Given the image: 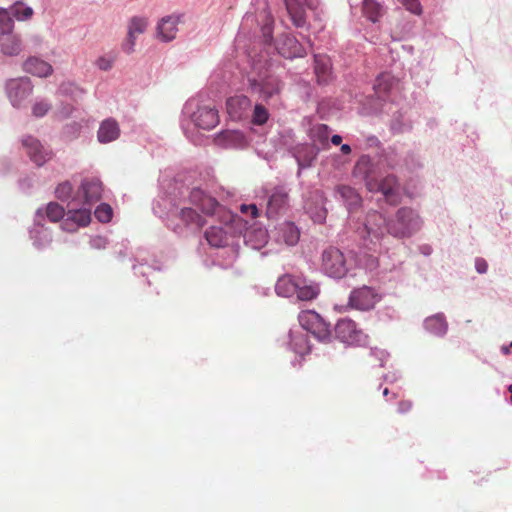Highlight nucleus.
Segmentation results:
<instances>
[{"label":"nucleus","mask_w":512,"mask_h":512,"mask_svg":"<svg viewBox=\"0 0 512 512\" xmlns=\"http://www.w3.org/2000/svg\"><path fill=\"white\" fill-rule=\"evenodd\" d=\"M21 143L30 160L39 167L44 165L52 156L51 150L44 147L42 143L33 136L29 135L23 137Z\"/></svg>","instance_id":"21"},{"label":"nucleus","mask_w":512,"mask_h":512,"mask_svg":"<svg viewBox=\"0 0 512 512\" xmlns=\"http://www.w3.org/2000/svg\"><path fill=\"white\" fill-rule=\"evenodd\" d=\"M51 109V104L46 100H40L34 103L32 107V114L37 117L45 116Z\"/></svg>","instance_id":"51"},{"label":"nucleus","mask_w":512,"mask_h":512,"mask_svg":"<svg viewBox=\"0 0 512 512\" xmlns=\"http://www.w3.org/2000/svg\"><path fill=\"white\" fill-rule=\"evenodd\" d=\"M89 243L94 249H104L107 245V239L103 236H95L90 239Z\"/></svg>","instance_id":"58"},{"label":"nucleus","mask_w":512,"mask_h":512,"mask_svg":"<svg viewBox=\"0 0 512 512\" xmlns=\"http://www.w3.org/2000/svg\"><path fill=\"white\" fill-rule=\"evenodd\" d=\"M180 20L181 15L163 17L157 24V37L163 42H170L175 39Z\"/></svg>","instance_id":"28"},{"label":"nucleus","mask_w":512,"mask_h":512,"mask_svg":"<svg viewBox=\"0 0 512 512\" xmlns=\"http://www.w3.org/2000/svg\"><path fill=\"white\" fill-rule=\"evenodd\" d=\"M14 29V20L8 8H0V33L11 34Z\"/></svg>","instance_id":"45"},{"label":"nucleus","mask_w":512,"mask_h":512,"mask_svg":"<svg viewBox=\"0 0 512 512\" xmlns=\"http://www.w3.org/2000/svg\"><path fill=\"white\" fill-rule=\"evenodd\" d=\"M274 47L277 53L286 59L303 57L306 54L305 48L296 37L287 33H283L277 37L274 42Z\"/></svg>","instance_id":"19"},{"label":"nucleus","mask_w":512,"mask_h":512,"mask_svg":"<svg viewBox=\"0 0 512 512\" xmlns=\"http://www.w3.org/2000/svg\"><path fill=\"white\" fill-rule=\"evenodd\" d=\"M352 175L364 182L367 190L375 189V181L378 178V164L369 155H362L356 161Z\"/></svg>","instance_id":"16"},{"label":"nucleus","mask_w":512,"mask_h":512,"mask_svg":"<svg viewBox=\"0 0 512 512\" xmlns=\"http://www.w3.org/2000/svg\"><path fill=\"white\" fill-rule=\"evenodd\" d=\"M395 84L394 77L388 73H382L376 78L373 85L374 94L379 100L386 103Z\"/></svg>","instance_id":"33"},{"label":"nucleus","mask_w":512,"mask_h":512,"mask_svg":"<svg viewBox=\"0 0 512 512\" xmlns=\"http://www.w3.org/2000/svg\"><path fill=\"white\" fill-rule=\"evenodd\" d=\"M220 122L219 110L214 101L204 93L189 98L183 105L179 125L185 137L193 144H200L199 130L210 131Z\"/></svg>","instance_id":"3"},{"label":"nucleus","mask_w":512,"mask_h":512,"mask_svg":"<svg viewBox=\"0 0 512 512\" xmlns=\"http://www.w3.org/2000/svg\"><path fill=\"white\" fill-rule=\"evenodd\" d=\"M6 94L15 108H21L24 101L31 95L33 84L28 77L10 79L5 84Z\"/></svg>","instance_id":"14"},{"label":"nucleus","mask_w":512,"mask_h":512,"mask_svg":"<svg viewBox=\"0 0 512 512\" xmlns=\"http://www.w3.org/2000/svg\"><path fill=\"white\" fill-rule=\"evenodd\" d=\"M240 211L243 214H249L251 219L258 217L259 210L255 204H241Z\"/></svg>","instance_id":"56"},{"label":"nucleus","mask_w":512,"mask_h":512,"mask_svg":"<svg viewBox=\"0 0 512 512\" xmlns=\"http://www.w3.org/2000/svg\"><path fill=\"white\" fill-rule=\"evenodd\" d=\"M72 191H73V188H72L71 183L69 181H65V182L60 183L56 187L55 195L61 201H68V200L71 201V199L73 198V197H71Z\"/></svg>","instance_id":"50"},{"label":"nucleus","mask_w":512,"mask_h":512,"mask_svg":"<svg viewBox=\"0 0 512 512\" xmlns=\"http://www.w3.org/2000/svg\"><path fill=\"white\" fill-rule=\"evenodd\" d=\"M272 237L279 244L295 246L300 239V230L293 222L284 221L275 227Z\"/></svg>","instance_id":"24"},{"label":"nucleus","mask_w":512,"mask_h":512,"mask_svg":"<svg viewBox=\"0 0 512 512\" xmlns=\"http://www.w3.org/2000/svg\"><path fill=\"white\" fill-rule=\"evenodd\" d=\"M136 36L134 34H128L127 38L122 44V49L125 53L131 54L135 50Z\"/></svg>","instance_id":"55"},{"label":"nucleus","mask_w":512,"mask_h":512,"mask_svg":"<svg viewBox=\"0 0 512 512\" xmlns=\"http://www.w3.org/2000/svg\"><path fill=\"white\" fill-rule=\"evenodd\" d=\"M133 261L132 270L134 274L138 277L145 278L147 284H150L148 277L151 273L161 270L158 261L150 256L144 249L137 250L136 254L133 256Z\"/></svg>","instance_id":"20"},{"label":"nucleus","mask_w":512,"mask_h":512,"mask_svg":"<svg viewBox=\"0 0 512 512\" xmlns=\"http://www.w3.org/2000/svg\"><path fill=\"white\" fill-rule=\"evenodd\" d=\"M250 105V99L244 95L230 97L226 102L228 114L235 120L241 119Z\"/></svg>","instance_id":"34"},{"label":"nucleus","mask_w":512,"mask_h":512,"mask_svg":"<svg viewBox=\"0 0 512 512\" xmlns=\"http://www.w3.org/2000/svg\"><path fill=\"white\" fill-rule=\"evenodd\" d=\"M68 214L75 220L79 227L88 225L91 221V206L84 205L80 201H71L67 204Z\"/></svg>","instance_id":"30"},{"label":"nucleus","mask_w":512,"mask_h":512,"mask_svg":"<svg viewBox=\"0 0 512 512\" xmlns=\"http://www.w3.org/2000/svg\"><path fill=\"white\" fill-rule=\"evenodd\" d=\"M62 220L63 221L61 222V228L64 231L75 232L79 228V225L75 222L73 218H71V216L68 213L66 214V218H63Z\"/></svg>","instance_id":"54"},{"label":"nucleus","mask_w":512,"mask_h":512,"mask_svg":"<svg viewBox=\"0 0 512 512\" xmlns=\"http://www.w3.org/2000/svg\"><path fill=\"white\" fill-rule=\"evenodd\" d=\"M400 377H401V374H400V372H398V371L389 372V373H387V374H385V375L383 376L384 381H386V382H388V383H394V382H396Z\"/></svg>","instance_id":"60"},{"label":"nucleus","mask_w":512,"mask_h":512,"mask_svg":"<svg viewBox=\"0 0 512 512\" xmlns=\"http://www.w3.org/2000/svg\"><path fill=\"white\" fill-rule=\"evenodd\" d=\"M297 276L284 275L279 277L276 285L275 292L282 297H292L297 291Z\"/></svg>","instance_id":"36"},{"label":"nucleus","mask_w":512,"mask_h":512,"mask_svg":"<svg viewBox=\"0 0 512 512\" xmlns=\"http://www.w3.org/2000/svg\"><path fill=\"white\" fill-rule=\"evenodd\" d=\"M42 209L44 217L46 216L47 219L51 222H58L65 216L64 208L57 202H50L47 204L45 209Z\"/></svg>","instance_id":"44"},{"label":"nucleus","mask_w":512,"mask_h":512,"mask_svg":"<svg viewBox=\"0 0 512 512\" xmlns=\"http://www.w3.org/2000/svg\"><path fill=\"white\" fill-rule=\"evenodd\" d=\"M330 128L326 124H318L314 126L310 131V137L312 141L319 144L323 148L329 145Z\"/></svg>","instance_id":"40"},{"label":"nucleus","mask_w":512,"mask_h":512,"mask_svg":"<svg viewBox=\"0 0 512 512\" xmlns=\"http://www.w3.org/2000/svg\"><path fill=\"white\" fill-rule=\"evenodd\" d=\"M312 218L315 222L321 223L326 218V211L324 209H320L319 211L312 215Z\"/></svg>","instance_id":"62"},{"label":"nucleus","mask_w":512,"mask_h":512,"mask_svg":"<svg viewBox=\"0 0 512 512\" xmlns=\"http://www.w3.org/2000/svg\"><path fill=\"white\" fill-rule=\"evenodd\" d=\"M320 269L326 276L337 280L344 278L349 271L343 252L336 247L322 252Z\"/></svg>","instance_id":"8"},{"label":"nucleus","mask_w":512,"mask_h":512,"mask_svg":"<svg viewBox=\"0 0 512 512\" xmlns=\"http://www.w3.org/2000/svg\"><path fill=\"white\" fill-rule=\"evenodd\" d=\"M120 136V127L113 118H107L100 123L97 131V139L102 144L115 141Z\"/></svg>","instance_id":"31"},{"label":"nucleus","mask_w":512,"mask_h":512,"mask_svg":"<svg viewBox=\"0 0 512 512\" xmlns=\"http://www.w3.org/2000/svg\"><path fill=\"white\" fill-rule=\"evenodd\" d=\"M314 74L320 86H326L333 81L332 63L327 55H314Z\"/></svg>","instance_id":"26"},{"label":"nucleus","mask_w":512,"mask_h":512,"mask_svg":"<svg viewBox=\"0 0 512 512\" xmlns=\"http://www.w3.org/2000/svg\"><path fill=\"white\" fill-rule=\"evenodd\" d=\"M217 146L225 149H242L248 145L243 132L239 130H223L214 137Z\"/></svg>","instance_id":"23"},{"label":"nucleus","mask_w":512,"mask_h":512,"mask_svg":"<svg viewBox=\"0 0 512 512\" xmlns=\"http://www.w3.org/2000/svg\"><path fill=\"white\" fill-rule=\"evenodd\" d=\"M422 226L418 212L410 207H401L395 214L386 218L378 211H369L363 222L355 228V235L360 245L376 252L382 246L386 234L397 239L410 238Z\"/></svg>","instance_id":"1"},{"label":"nucleus","mask_w":512,"mask_h":512,"mask_svg":"<svg viewBox=\"0 0 512 512\" xmlns=\"http://www.w3.org/2000/svg\"><path fill=\"white\" fill-rule=\"evenodd\" d=\"M148 26V21L145 17L134 16L130 19L127 27L128 34H142Z\"/></svg>","instance_id":"46"},{"label":"nucleus","mask_w":512,"mask_h":512,"mask_svg":"<svg viewBox=\"0 0 512 512\" xmlns=\"http://www.w3.org/2000/svg\"><path fill=\"white\" fill-rule=\"evenodd\" d=\"M24 70L37 77H47L52 74L53 68L52 66L37 57L28 58L23 65Z\"/></svg>","instance_id":"35"},{"label":"nucleus","mask_w":512,"mask_h":512,"mask_svg":"<svg viewBox=\"0 0 512 512\" xmlns=\"http://www.w3.org/2000/svg\"><path fill=\"white\" fill-rule=\"evenodd\" d=\"M362 11L364 16L375 23L384 13V6L377 0H362Z\"/></svg>","instance_id":"38"},{"label":"nucleus","mask_w":512,"mask_h":512,"mask_svg":"<svg viewBox=\"0 0 512 512\" xmlns=\"http://www.w3.org/2000/svg\"><path fill=\"white\" fill-rule=\"evenodd\" d=\"M251 92L258 96L261 101L274 106L279 102L283 83L278 76L267 75L259 79L249 78Z\"/></svg>","instance_id":"6"},{"label":"nucleus","mask_w":512,"mask_h":512,"mask_svg":"<svg viewBox=\"0 0 512 512\" xmlns=\"http://www.w3.org/2000/svg\"><path fill=\"white\" fill-rule=\"evenodd\" d=\"M293 25L303 28L307 25L306 9L316 11L320 6L319 0H283Z\"/></svg>","instance_id":"17"},{"label":"nucleus","mask_w":512,"mask_h":512,"mask_svg":"<svg viewBox=\"0 0 512 512\" xmlns=\"http://www.w3.org/2000/svg\"><path fill=\"white\" fill-rule=\"evenodd\" d=\"M300 328L310 333L319 342H329L332 336L330 324L313 310L302 311L298 315Z\"/></svg>","instance_id":"7"},{"label":"nucleus","mask_w":512,"mask_h":512,"mask_svg":"<svg viewBox=\"0 0 512 512\" xmlns=\"http://www.w3.org/2000/svg\"><path fill=\"white\" fill-rule=\"evenodd\" d=\"M43 209L38 208L35 213L34 225L30 229V238L37 249L48 246L52 241V234L49 228L45 227Z\"/></svg>","instance_id":"22"},{"label":"nucleus","mask_w":512,"mask_h":512,"mask_svg":"<svg viewBox=\"0 0 512 512\" xmlns=\"http://www.w3.org/2000/svg\"><path fill=\"white\" fill-rule=\"evenodd\" d=\"M407 11L414 15L422 14V5L419 0H397Z\"/></svg>","instance_id":"52"},{"label":"nucleus","mask_w":512,"mask_h":512,"mask_svg":"<svg viewBox=\"0 0 512 512\" xmlns=\"http://www.w3.org/2000/svg\"><path fill=\"white\" fill-rule=\"evenodd\" d=\"M179 195L182 199L174 221H181L182 224H178L182 228L198 229L205 224L203 217L195 209L185 206L186 202L197 207L204 215L216 217L220 223H231L234 218V215L211 194L208 190V184H205V187L199 185L179 190Z\"/></svg>","instance_id":"2"},{"label":"nucleus","mask_w":512,"mask_h":512,"mask_svg":"<svg viewBox=\"0 0 512 512\" xmlns=\"http://www.w3.org/2000/svg\"><path fill=\"white\" fill-rule=\"evenodd\" d=\"M379 164L391 169L401 170L406 167L408 170H415L422 167L421 162L413 153H408L404 158L398 153L395 147L384 148L379 156Z\"/></svg>","instance_id":"9"},{"label":"nucleus","mask_w":512,"mask_h":512,"mask_svg":"<svg viewBox=\"0 0 512 512\" xmlns=\"http://www.w3.org/2000/svg\"><path fill=\"white\" fill-rule=\"evenodd\" d=\"M375 189L368 190L372 193H381L387 203L396 205L401 200V184L394 174H388L382 179L375 181Z\"/></svg>","instance_id":"18"},{"label":"nucleus","mask_w":512,"mask_h":512,"mask_svg":"<svg viewBox=\"0 0 512 512\" xmlns=\"http://www.w3.org/2000/svg\"><path fill=\"white\" fill-rule=\"evenodd\" d=\"M412 408V402L411 401H401L398 405V412L403 414V413H406L408 411H410V409Z\"/></svg>","instance_id":"61"},{"label":"nucleus","mask_w":512,"mask_h":512,"mask_svg":"<svg viewBox=\"0 0 512 512\" xmlns=\"http://www.w3.org/2000/svg\"><path fill=\"white\" fill-rule=\"evenodd\" d=\"M475 270L479 274H485L488 271V263L487 261L482 257H477L475 259Z\"/></svg>","instance_id":"59"},{"label":"nucleus","mask_w":512,"mask_h":512,"mask_svg":"<svg viewBox=\"0 0 512 512\" xmlns=\"http://www.w3.org/2000/svg\"><path fill=\"white\" fill-rule=\"evenodd\" d=\"M103 194V184L97 177H85L73 196L74 201H80L87 206H93L99 202Z\"/></svg>","instance_id":"13"},{"label":"nucleus","mask_w":512,"mask_h":512,"mask_svg":"<svg viewBox=\"0 0 512 512\" xmlns=\"http://www.w3.org/2000/svg\"><path fill=\"white\" fill-rule=\"evenodd\" d=\"M336 337L344 344L351 346H361L366 344L367 335L358 329L357 324L349 319H339L335 325Z\"/></svg>","instance_id":"12"},{"label":"nucleus","mask_w":512,"mask_h":512,"mask_svg":"<svg viewBox=\"0 0 512 512\" xmlns=\"http://www.w3.org/2000/svg\"><path fill=\"white\" fill-rule=\"evenodd\" d=\"M382 295L373 287L363 285L351 290L348 297V306L363 312L374 309L380 302Z\"/></svg>","instance_id":"11"},{"label":"nucleus","mask_w":512,"mask_h":512,"mask_svg":"<svg viewBox=\"0 0 512 512\" xmlns=\"http://www.w3.org/2000/svg\"><path fill=\"white\" fill-rule=\"evenodd\" d=\"M333 197L348 213V225L355 232V228L363 221H355L354 216L361 210L363 199L360 193L352 186L337 184L333 189Z\"/></svg>","instance_id":"5"},{"label":"nucleus","mask_w":512,"mask_h":512,"mask_svg":"<svg viewBox=\"0 0 512 512\" xmlns=\"http://www.w3.org/2000/svg\"><path fill=\"white\" fill-rule=\"evenodd\" d=\"M318 151L319 149H316L314 146L307 143L299 144L294 147L292 153L298 165V176L301 175V171L303 169L312 165L317 157Z\"/></svg>","instance_id":"27"},{"label":"nucleus","mask_w":512,"mask_h":512,"mask_svg":"<svg viewBox=\"0 0 512 512\" xmlns=\"http://www.w3.org/2000/svg\"><path fill=\"white\" fill-rule=\"evenodd\" d=\"M59 92L65 96L71 97L74 101L83 99L86 91L73 82H64L59 87Z\"/></svg>","instance_id":"43"},{"label":"nucleus","mask_w":512,"mask_h":512,"mask_svg":"<svg viewBox=\"0 0 512 512\" xmlns=\"http://www.w3.org/2000/svg\"><path fill=\"white\" fill-rule=\"evenodd\" d=\"M370 355L379 361V366L383 367L389 357V353L386 350L372 348Z\"/></svg>","instance_id":"53"},{"label":"nucleus","mask_w":512,"mask_h":512,"mask_svg":"<svg viewBox=\"0 0 512 512\" xmlns=\"http://www.w3.org/2000/svg\"><path fill=\"white\" fill-rule=\"evenodd\" d=\"M290 189L285 184L275 186L268 195L266 215L270 219L284 214L289 208Z\"/></svg>","instance_id":"15"},{"label":"nucleus","mask_w":512,"mask_h":512,"mask_svg":"<svg viewBox=\"0 0 512 512\" xmlns=\"http://www.w3.org/2000/svg\"><path fill=\"white\" fill-rule=\"evenodd\" d=\"M296 283L297 291L295 292V295L297 299L302 301H310L319 295L320 288L316 282L303 276H297Z\"/></svg>","instance_id":"32"},{"label":"nucleus","mask_w":512,"mask_h":512,"mask_svg":"<svg viewBox=\"0 0 512 512\" xmlns=\"http://www.w3.org/2000/svg\"><path fill=\"white\" fill-rule=\"evenodd\" d=\"M265 22L261 26V33L263 37V42L265 45L270 46L273 43V25L274 20L270 13L265 14Z\"/></svg>","instance_id":"47"},{"label":"nucleus","mask_w":512,"mask_h":512,"mask_svg":"<svg viewBox=\"0 0 512 512\" xmlns=\"http://www.w3.org/2000/svg\"><path fill=\"white\" fill-rule=\"evenodd\" d=\"M224 226H211L205 232V238L211 247L222 248L228 254L229 262H233L238 256L237 246L233 243V237L226 230L229 223Z\"/></svg>","instance_id":"10"},{"label":"nucleus","mask_w":512,"mask_h":512,"mask_svg":"<svg viewBox=\"0 0 512 512\" xmlns=\"http://www.w3.org/2000/svg\"><path fill=\"white\" fill-rule=\"evenodd\" d=\"M179 190H185V188L183 186L178 187V183L175 181L173 190L159 196L154 201L152 207L154 214L161 219H165L167 227L177 234L182 233V227L178 223H174V217L182 199L179 195Z\"/></svg>","instance_id":"4"},{"label":"nucleus","mask_w":512,"mask_h":512,"mask_svg":"<svg viewBox=\"0 0 512 512\" xmlns=\"http://www.w3.org/2000/svg\"><path fill=\"white\" fill-rule=\"evenodd\" d=\"M393 134H401L411 130V122L404 119V115L400 111H396L389 124Z\"/></svg>","instance_id":"41"},{"label":"nucleus","mask_w":512,"mask_h":512,"mask_svg":"<svg viewBox=\"0 0 512 512\" xmlns=\"http://www.w3.org/2000/svg\"><path fill=\"white\" fill-rule=\"evenodd\" d=\"M113 60L105 56H101L96 60V66L102 71H108L112 68Z\"/></svg>","instance_id":"57"},{"label":"nucleus","mask_w":512,"mask_h":512,"mask_svg":"<svg viewBox=\"0 0 512 512\" xmlns=\"http://www.w3.org/2000/svg\"><path fill=\"white\" fill-rule=\"evenodd\" d=\"M94 215L99 222L108 223L111 221L113 216L112 207L107 203H100L96 207Z\"/></svg>","instance_id":"49"},{"label":"nucleus","mask_w":512,"mask_h":512,"mask_svg":"<svg viewBox=\"0 0 512 512\" xmlns=\"http://www.w3.org/2000/svg\"><path fill=\"white\" fill-rule=\"evenodd\" d=\"M5 35L6 37L0 40L1 51L7 56L18 55L22 50L20 38L12 33Z\"/></svg>","instance_id":"39"},{"label":"nucleus","mask_w":512,"mask_h":512,"mask_svg":"<svg viewBox=\"0 0 512 512\" xmlns=\"http://www.w3.org/2000/svg\"><path fill=\"white\" fill-rule=\"evenodd\" d=\"M269 119V112L262 104H256L251 117V122L254 125L261 126Z\"/></svg>","instance_id":"48"},{"label":"nucleus","mask_w":512,"mask_h":512,"mask_svg":"<svg viewBox=\"0 0 512 512\" xmlns=\"http://www.w3.org/2000/svg\"><path fill=\"white\" fill-rule=\"evenodd\" d=\"M19 186L23 191H28L32 187V182L30 178H24L19 181Z\"/></svg>","instance_id":"64"},{"label":"nucleus","mask_w":512,"mask_h":512,"mask_svg":"<svg viewBox=\"0 0 512 512\" xmlns=\"http://www.w3.org/2000/svg\"><path fill=\"white\" fill-rule=\"evenodd\" d=\"M423 326L426 332L439 338L444 337L448 332V322L442 312L426 317Z\"/></svg>","instance_id":"29"},{"label":"nucleus","mask_w":512,"mask_h":512,"mask_svg":"<svg viewBox=\"0 0 512 512\" xmlns=\"http://www.w3.org/2000/svg\"><path fill=\"white\" fill-rule=\"evenodd\" d=\"M366 142H367V145L370 147H380L381 146L380 140L374 135L368 136L366 139Z\"/></svg>","instance_id":"63"},{"label":"nucleus","mask_w":512,"mask_h":512,"mask_svg":"<svg viewBox=\"0 0 512 512\" xmlns=\"http://www.w3.org/2000/svg\"><path fill=\"white\" fill-rule=\"evenodd\" d=\"M287 347L297 355L303 356L308 354L311 350V346L307 333L298 326L290 328L288 332Z\"/></svg>","instance_id":"25"},{"label":"nucleus","mask_w":512,"mask_h":512,"mask_svg":"<svg viewBox=\"0 0 512 512\" xmlns=\"http://www.w3.org/2000/svg\"><path fill=\"white\" fill-rule=\"evenodd\" d=\"M268 234L266 230L263 229H255L245 233L244 241L246 246L260 250L267 243Z\"/></svg>","instance_id":"37"},{"label":"nucleus","mask_w":512,"mask_h":512,"mask_svg":"<svg viewBox=\"0 0 512 512\" xmlns=\"http://www.w3.org/2000/svg\"><path fill=\"white\" fill-rule=\"evenodd\" d=\"M13 18L18 21H25L32 17L34 11L32 7L25 5L21 1L14 2L9 8Z\"/></svg>","instance_id":"42"}]
</instances>
